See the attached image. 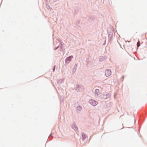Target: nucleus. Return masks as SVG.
<instances>
[{
  "label": "nucleus",
  "mask_w": 147,
  "mask_h": 147,
  "mask_svg": "<svg viewBox=\"0 0 147 147\" xmlns=\"http://www.w3.org/2000/svg\"><path fill=\"white\" fill-rule=\"evenodd\" d=\"M111 74V71L110 69H107L105 70V74L107 77L110 76Z\"/></svg>",
  "instance_id": "f257e3e1"
},
{
  "label": "nucleus",
  "mask_w": 147,
  "mask_h": 147,
  "mask_svg": "<svg viewBox=\"0 0 147 147\" xmlns=\"http://www.w3.org/2000/svg\"><path fill=\"white\" fill-rule=\"evenodd\" d=\"M90 103L93 106H95L98 103L97 101L94 100H90Z\"/></svg>",
  "instance_id": "f03ea898"
},
{
  "label": "nucleus",
  "mask_w": 147,
  "mask_h": 147,
  "mask_svg": "<svg viewBox=\"0 0 147 147\" xmlns=\"http://www.w3.org/2000/svg\"><path fill=\"white\" fill-rule=\"evenodd\" d=\"M72 58H73L72 56H70L69 57H68L66 59V60H67V61H71V60Z\"/></svg>",
  "instance_id": "7ed1b4c3"
},
{
  "label": "nucleus",
  "mask_w": 147,
  "mask_h": 147,
  "mask_svg": "<svg viewBox=\"0 0 147 147\" xmlns=\"http://www.w3.org/2000/svg\"><path fill=\"white\" fill-rule=\"evenodd\" d=\"M99 90L98 89H96L95 91V93L96 94H99Z\"/></svg>",
  "instance_id": "20e7f679"
},
{
  "label": "nucleus",
  "mask_w": 147,
  "mask_h": 147,
  "mask_svg": "<svg viewBox=\"0 0 147 147\" xmlns=\"http://www.w3.org/2000/svg\"><path fill=\"white\" fill-rule=\"evenodd\" d=\"M86 136L84 134H82V137L83 139H85L86 137Z\"/></svg>",
  "instance_id": "39448f33"
},
{
  "label": "nucleus",
  "mask_w": 147,
  "mask_h": 147,
  "mask_svg": "<svg viewBox=\"0 0 147 147\" xmlns=\"http://www.w3.org/2000/svg\"><path fill=\"white\" fill-rule=\"evenodd\" d=\"M140 46V42L139 40L138 41L137 43V46L138 47Z\"/></svg>",
  "instance_id": "423d86ee"
},
{
  "label": "nucleus",
  "mask_w": 147,
  "mask_h": 147,
  "mask_svg": "<svg viewBox=\"0 0 147 147\" xmlns=\"http://www.w3.org/2000/svg\"><path fill=\"white\" fill-rule=\"evenodd\" d=\"M55 67H54V69H53V71H54V70H55Z\"/></svg>",
  "instance_id": "0eeeda50"
},
{
  "label": "nucleus",
  "mask_w": 147,
  "mask_h": 147,
  "mask_svg": "<svg viewBox=\"0 0 147 147\" xmlns=\"http://www.w3.org/2000/svg\"><path fill=\"white\" fill-rule=\"evenodd\" d=\"M103 96H105V95H103Z\"/></svg>",
  "instance_id": "6e6552de"
}]
</instances>
